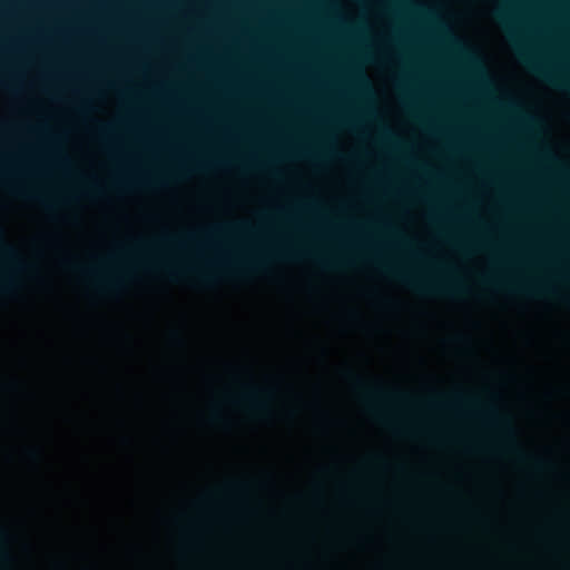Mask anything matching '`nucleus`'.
Listing matches in <instances>:
<instances>
[{
  "label": "nucleus",
  "mask_w": 570,
  "mask_h": 570,
  "mask_svg": "<svg viewBox=\"0 0 570 570\" xmlns=\"http://www.w3.org/2000/svg\"><path fill=\"white\" fill-rule=\"evenodd\" d=\"M86 272H88L90 274H96V271H94V269H87Z\"/></svg>",
  "instance_id": "412c9836"
},
{
  "label": "nucleus",
  "mask_w": 570,
  "mask_h": 570,
  "mask_svg": "<svg viewBox=\"0 0 570 570\" xmlns=\"http://www.w3.org/2000/svg\"><path fill=\"white\" fill-rule=\"evenodd\" d=\"M264 395H266V396H271V393H269V392L264 391Z\"/></svg>",
  "instance_id": "b1692460"
},
{
  "label": "nucleus",
  "mask_w": 570,
  "mask_h": 570,
  "mask_svg": "<svg viewBox=\"0 0 570 570\" xmlns=\"http://www.w3.org/2000/svg\"><path fill=\"white\" fill-rule=\"evenodd\" d=\"M357 80H358L361 86H363L366 89H368V82H367L366 78L362 73L358 75Z\"/></svg>",
  "instance_id": "9d476101"
},
{
  "label": "nucleus",
  "mask_w": 570,
  "mask_h": 570,
  "mask_svg": "<svg viewBox=\"0 0 570 570\" xmlns=\"http://www.w3.org/2000/svg\"><path fill=\"white\" fill-rule=\"evenodd\" d=\"M259 266H261V263L252 262V263H249V264H246V265H245V268H247V269H256V268H258Z\"/></svg>",
  "instance_id": "9b49d317"
},
{
  "label": "nucleus",
  "mask_w": 570,
  "mask_h": 570,
  "mask_svg": "<svg viewBox=\"0 0 570 570\" xmlns=\"http://www.w3.org/2000/svg\"><path fill=\"white\" fill-rule=\"evenodd\" d=\"M29 453H30V455H31L32 458H39V452H38V451L32 450V451H30Z\"/></svg>",
  "instance_id": "dca6fc26"
},
{
  "label": "nucleus",
  "mask_w": 570,
  "mask_h": 570,
  "mask_svg": "<svg viewBox=\"0 0 570 570\" xmlns=\"http://www.w3.org/2000/svg\"><path fill=\"white\" fill-rule=\"evenodd\" d=\"M497 16H498V18H499L503 23H505V22H507V17H505V14H504L503 12L499 11V12L497 13Z\"/></svg>",
  "instance_id": "ddd939ff"
},
{
  "label": "nucleus",
  "mask_w": 570,
  "mask_h": 570,
  "mask_svg": "<svg viewBox=\"0 0 570 570\" xmlns=\"http://www.w3.org/2000/svg\"><path fill=\"white\" fill-rule=\"evenodd\" d=\"M385 271L403 283L424 294L452 295L460 292V288L456 286L450 284L424 282L412 277L396 268L385 267Z\"/></svg>",
  "instance_id": "f257e3e1"
},
{
  "label": "nucleus",
  "mask_w": 570,
  "mask_h": 570,
  "mask_svg": "<svg viewBox=\"0 0 570 570\" xmlns=\"http://www.w3.org/2000/svg\"><path fill=\"white\" fill-rule=\"evenodd\" d=\"M482 414L484 416H487L488 419H490L491 421H493L494 423L502 426V429H504V431L509 435L513 436V429H512L510 420L507 419L505 416L500 415V413L497 411L495 407H493V406L485 407L482 411Z\"/></svg>",
  "instance_id": "20e7f679"
},
{
  "label": "nucleus",
  "mask_w": 570,
  "mask_h": 570,
  "mask_svg": "<svg viewBox=\"0 0 570 570\" xmlns=\"http://www.w3.org/2000/svg\"><path fill=\"white\" fill-rule=\"evenodd\" d=\"M4 538V531L3 529L0 527V540Z\"/></svg>",
  "instance_id": "f3484780"
},
{
  "label": "nucleus",
  "mask_w": 570,
  "mask_h": 570,
  "mask_svg": "<svg viewBox=\"0 0 570 570\" xmlns=\"http://www.w3.org/2000/svg\"><path fill=\"white\" fill-rule=\"evenodd\" d=\"M213 419L214 420H217L218 419V415L216 413L213 414Z\"/></svg>",
  "instance_id": "4be33fe9"
},
{
  "label": "nucleus",
  "mask_w": 570,
  "mask_h": 570,
  "mask_svg": "<svg viewBox=\"0 0 570 570\" xmlns=\"http://www.w3.org/2000/svg\"><path fill=\"white\" fill-rule=\"evenodd\" d=\"M11 283L9 281H3L0 283V292H7L10 289Z\"/></svg>",
  "instance_id": "1a4fd4ad"
},
{
  "label": "nucleus",
  "mask_w": 570,
  "mask_h": 570,
  "mask_svg": "<svg viewBox=\"0 0 570 570\" xmlns=\"http://www.w3.org/2000/svg\"><path fill=\"white\" fill-rule=\"evenodd\" d=\"M169 273H170L171 275H176V274H178V272H177V271H175V269H169Z\"/></svg>",
  "instance_id": "6ab92c4d"
},
{
  "label": "nucleus",
  "mask_w": 570,
  "mask_h": 570,
  "mask_svg": "<svg viewBox=\"0 0 570 570\" xmlns=\"http://www.w3.org/2000/svg\"><path fill=\"white\" fill-rule=\"evenodd\" d=\"M512 449L515 451L520 459L523 460L525 458V455L518 448L513 446Z\"/></svg>",
  "instance_id": "2eb2a0df"
},
{
  "label": "nucleus",
  "mask_w": 570,
  "mask_h": 570,
  "mask_svg": "<svg viewBox=\"0 0 570 570\" xmlns=\"http://www.w3.org/2000/svg\"><path fill=\"white\" fill-rule=\"evenodd\" d=\"M534 466H535L537 469H542V468L544 466V462H543V461H541V460H535V461H534Z\"/></svg>",
  "instance_id": "4468645a"
},
{
  "label": "nucleus",
  "mask_w": 570,
  "mask_h": 570,
  "mask_svg": "<svg viewBox=\"0 0 570 570\" xmlns=\"http://www.w3.org/2000/svg\"><path fill=\"white\" fill-rule=\"evenodd\" d=\"M428 405L432 407H454L459 405H478L474 400L465 399L461 393H455L449 399H431Z\"/></svg>",
  "instance_id": "7ed1b4c3"
},
{
  "label": "nucleus",
  "mask_w": 570,
  "mask_h": 570,
  "mask_svg": "<svg viewBox=\"0 0 570 570\" xmlns=\"http://www.w3.org/2000/svg\"><path fill=\"white\" fill-rule=\"evenodd\" d=\"M263 392L258 390H250L243 394V399L247 401L254 409L264 411L267 409V403L262 397Z\"/></svg>",
  "instance_id": "39448f33"
},
{
  "label": "nucleus",
  "mask_w": 570,
  "mask_h": 570,
  "mask_svg": "<svg viewBox=\"0 0 570 570\" xmlns=\"http://www.w3.org/2000/svg\"><path fill=\"white\" fill-rule=\"evenodd\" d=\"M517 289L519 292H523V293H528V294H541V293L548 292V288L546 286L538 285V284L518 286Z\"/></svg>",
  "instance_id": "423d86ee"
},
{
  "label": "nucleus",
  "mask_w": 570,
  "mask_h": 570,
  "mask_svg": "<svg viewBox=\"0 0 570 570\" xmlns=\"http://www.w3.org/2000/svg\"><path fill=\"white\" fill-rule=\"evenodd\" d=\"M520 57L522 61L535 73L544 78L546 80L550 81L551 83L570 90V82L567 81L564 78L559 77L556 73L550 72L547 68L538 63L535 60H533L528 53L520 51Z\"/></svg>",
  "instance_id": "f03ea898"
},
{
  "label": "nucleus",
  "mask_w": 570,
  "mask_h": 570,
  "mask_svg": "<svg viewBox=\"0 0 570 570\" xmlns=\"http://www.w3.org/2000/svg\"><path fill=\"white\" fill-rule=\"evenodd\" d=\"M174 337L180 342V336L178 334H174Z\"/></svg>",
  "instance_id": "aec40b11"
},
{
  "label": "nucleus",
  "mask_w": 570,
  "mask_h": 570,
  "mask_svg": "<svg viewBox=\"0 0 570 570\" xmlns=\"http://www.w3.org/2000/svg\"><path fill=\"white\" fill-rule=\"evenodd\" d=\"M108 130H109V128H108V127H104V128H102V131H104V132H106V131H108Z\"/></svg>",
  "instance_id": "5701e85b"
},
{
  "label": "nucleus",
  "mask_w": 570,
  "mask_h": 570,
  "mask_svg": "<svg viewBox=\"0 0 570 570\" xmlns=\"http://www.w3.org/2000/svg\"><path fill=\"white\" fill-rule=\"evenodd\" d=\"M105 284L109 287H117L118 283L114 279H108L105 282Z\"/></svg>",
  "instance_id": "f8f14e48"
},
{
  "label": "nucleus",
  "mask_w": 570,
  "mask_h": 570,
  "mask_svg": "<svg viewBox=\"0 0 570 570\" xmlns=\"http://www.w3.org/2000/svg\"><path fill=\"white\" fill-rule=\"evenodd\" d=\"M365 397L370 401H379L385 399L387 395L381 390H365Z\"/></svg>",
  "instance_id": "0eeeda50"
},
{
  "label": "nucleus",
  "mask_w": 570,
  "mask_h": 570,
  "mask_svg": "<svg viewBox=\"0 0 570 570\" xmlns=\"http://www.w3.org/2000/svg\"><path fill=\"white\" fill-rule=\"evenodd\" d=\"M199 278L202 282L209 284L213 282L214 276L209 273L199 274Z\"/></svg>",
  "instance_id": "6e6552de"
},
{
  "label": "nucleus",
  "mask_w": 570,
  "mask_h": 570,
  "mask_svg": "<svg viewBox=\"0 0 570 570\" xmlns=\"http://www.w3.org/2000/svg\"><path fill=\"white\" fill-rule=\"evenodd\" d=\"M165 240H167V242H177V240H176L175 238H173V237H166V238H165Z\"/></svg>",
  "instance_id": "a211bd4d"
}]
</instances>
